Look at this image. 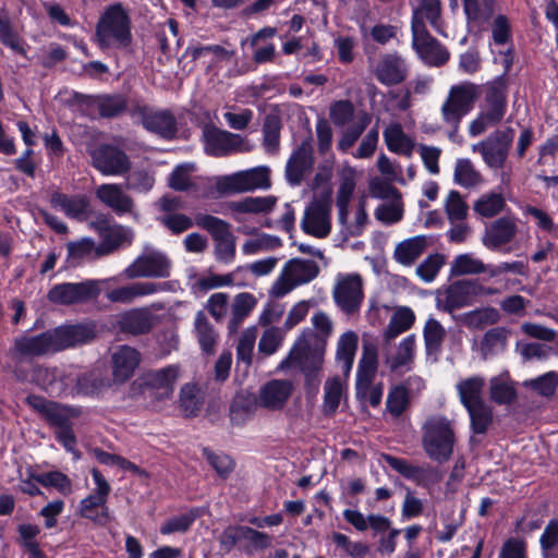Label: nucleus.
<instances>
[{
	"instance_id": "nucleus-4",
	"label": "nucleus",
	"mask_w": 558,
	"mask_h": 558,
	"mask_svg": "<svg viewBox=\"0 0 558 558\" xmlns=\"http://www.w3.org/2000/svg\"><path fill=\"white\" fill-rule=\"evenodd\" d=\"M478 96V86L471 82H463L450 87L440 112L444 123L450 128L448 137L451 142L458 141L460 123L474 108Z\"/></svg>"
},
{
	"instance_id": "nucleus-1",
	"label": "nucleus",
	"mask_w": 558,
	"mask_h": 558,
	"mask_svg": "<svg viewBox=\"0 0 558 558\" xmlns=\"http://www.w3.org/2000/svg\"><path fill=\"white\" fill-rule=\"evenodd\" d=\"M97 333L96 323L85 320L63 324L36 335L16 337L8 352L13 362L12 373L15 379L33 383L46 391L52 390L60 376L59 368L34 364L33 360L89 344L97 338Z\"/></svg>"
},
{
	"instance_id": "nucleus-60",
	"label": "nucleus",
	"mask_w": 558,
	"mask_h": 558,
	"mask_svg": "<svg viewBox=\"0 0 558 558\" xmlns=\"http://www.w3.org/2000/svg\"><path fill=\"white\" fill-rule=\"evenodd\" d=\"M0 41L19 54H26L23 41L13 29L10 20L4 12L0 13Z\"/></svg>"
},
{
	"instance_id": "nucleus-18",
	"label": "nucleus",
	"mask_w": 558,
	"mask_h": 558,
	"mask_svg": "<svg viewBox=\"0 0 558 558\" xmlns=\"http://www.w3.org/2000/svg\"><path fill=\"white\" fill-rule=\"evenodd\" d=\"M203 138L205 151L214 157H223L245 150L244 141L240 134L221 130L214 124L204 125Z\"/></svg>"
},
{
	"instance_id": "nucleus-38",
	"label": "nucleus",
	"mask_w": 558,
	"mask_h": 558,
	"mask_svg": "<svg viewBox=\"0 0 558 558\" xmlns=\"http://www.w3.org/2000/svg\"><path fill=\"white\" fill-rule=\"evenodd\" d=\"M428 245V238L416 235L400 242L393 252L397 263L403 266L413 265L425 252Z\"/></svg>"
},
{
	"instance_id": "nucleus-36",
	"label": "nucleus",
	"mask_w": 558,
	"mask_h": 558,
	"mask_svg": "<svg viewBox=\"0 0 558 558\" xmlns=\"http://www.w3.org/2000/svg\"><path fill=\"white\" fill-rule=\"evenodd\" d=\"M134 238L131 228L112 225V227L101 236V242L97 246V257L109 255L123 245L132 243Z\"/></svg>"
},
{
	"instance_id": "nucleus-44",
	"label": "nucleus",
	"mask_w": 558,
	"mask_h": 558,
	"mask_svg": "<svg viewBox=\"0 0 558 558\" xmlns=\"http://www.w3.org/2000/svg\"><path fill=\"white\" fill-rule=\"evenodd\" d=\"M284 275L290 277L296 286L305 284L318 276L319 267L313 260L294 258L284 266Z\"/></svg>"
},
{
	"instance_id": "nucleus-16",
	"label": "nucleus",
	"mask_w": 558,
	"mask_h": 558,
	"mask_svg": "<svg viewBox=\"0 0 558 558\" xmlns=\"http://www.w3.org/2000/svg\"><path fill=\"white\" fill-rule=\"evenodd\" d=\"M100 292L97 281L63 282L53 286L47 294L51 303L72 305L96 299Z\"/></svg>"
},
{
	"instance_id": "nucleus-26",
	"label": "nucleus",
	"mask_w": 558,
	"mask_h": 558,
	"mask_svg": "<svg viewBox=\"0 0 558 558\" xmlns=\"http://www.w3.org/2000/svg\"><path fill=\"white\" fill-rule=\"evenodd\" d=\"M116 324L120 331L140 336L148 333L153 329L155 316L147 307H136L117 315Z\"/></svg>"
},
{
	"instance_id": "nucleus-49",
	"label": "nucleus",
	"mask_w": 558,
	"mask_h": 558,
	"mask_svg": "<svg viewBox=\"0 0 558 558\" xmlns=\"http://www.w3.org/2000/svg\"><path fill=\"white\" fill-rule=\"evenodd\" d=\"M509 331L505 327H495L487 330L481 341V352L485 359L495 356L505 351Z\"/></svg>"
},
{
	"instance_id": "nucleus-57",
	"label": "nucleus",
	"mask_w": 558,
	"mask_h": 558,
	"mask_svg": "<svg viewBox=\"0 0 558 558\" xmlns=\"http://www.w3.org/2000/svg\"><path fill=\"white\" fill-rule=\"evenodd\" d=\"M500 320V314L495 307L474 310L463 315L462 322L470 329H483Z\"/></svg>"
},
{
	"instance_id": "nucleus-32",
	"label": "nucleus",
	"mask_w": 558,
	"mask_h": 558,
	"mask_svg": "<svg viewBox=\"0 0 558 558\" xmlns=\"http://www.w3.org/2000/svg\"><path fill=\"white\" fill-rule=\"evenodd\" d=\"M293 391L290 380L272 379L266 383L259 390V405L269 410L281 409Z\"/></svg>"
},
{
	"instance_id": "nucleus-13",
	"label": "nucleus",
	"mask_w": 558,
	"mask_h": 558,
	"mask_svg": "<svg viewBox=\"0 0 558 558\" xmlns=\"http://www.w3.org/2000/svg\"><path fill=\"white\" fill-rule=\"evenodd\" d=\"M381 459L404 478L414 482L418 486L429 488L444 478L442 472L430 464L415 465L409 460L384 453Z\"/></svg>"
},
{
	"instance_id": "nucleus-39",
	"label": "nucleus",
	"mask_w": 558,
	"mask_h": 558,
	"mask_svg": "<svg viewBox=\"0 0 558 558\" xmlns=\"http://www.w3.org/2000/svg\"><path fill=\"white\" fill-rule=\"evenodd\" d=\"M475 280H461L449 286L445 296V307L449 311L468 306L475 298Z\"/></svg>"
},
{
	"instance_id": "nucleus-30",
	"label": "nucleus",
	"mask_w": 558,
	"mask_h": 558,
	"mask_svg": "<svg viewBox=\"0 0 558 558\" xmlns=\"http://www.w3.org/2000/svg\"><path fill=\"white\" fill-rule=\"evenodd\" d=\"M277 204V197L267 196H246L239 201H231L225 204L226 210L230 211L235 221H242V214H268Z\"/></svg>"
},
{
	"instance_id": "nucleus-23",
	"label": "nucleus",
	"mask_w": 558,
	"mask_h": 558,
	"mask_svg": "<svg viewBox=\"0 0 558 558\" xmlns=\"http://www.w3.org/2000/svg\"><path fill=\"white\" fill-rule=\"evenodd\" d=\"M410 72V66L405 58L399 52H387L380 56L374 75L376 80L385 86H396L403 83Z\"/></svg>"
},
{
	"instance_id": "nucleus-61",
	"label": "nucleus",
	"mask_w": 558,
	"mask_h": 558,
	"mask_svg": "<svg viewBox=\"0 0 558 558\" xmlns=\"http://www.w3.org/2000/svg\"><path fill=\"white\" fill-rule=\"evenodd\" d=\"M446 263L444 254L434 253L428 255L415 269L416 275L424 282H432Z\"/></svg>"
},
{
	"instance_id": "nucleus-19",
	"label": "nucleus",
	"mask_w": 558,
	"mask_h": 558,
	"mask_svg": "<svg viewBox=\"0 0 558 558\" xmlns=\"http://www.w3.org/2000/svg\"><path fill=\"white\" fill-rule=\"evenodd\" d=\"M314 151L310 138L302 141L286 163L284 178L290 186H300L314 169Z\"/></svg>"
},
{
	"instance_id": "nucleus-24",
	"label": "nucleus",
	"mask_w": 558,
	"mask_h": 558,
	"mask_svg": "<svg viewBox=\"0 0 558 558\" xmlns=\"http://www.w3.org/2000/svg\"><path fill=\"white\" fill-rule=\"evenodd\" d=\"M518 233L517 218L502 216L492 221L482 236L483 245L490 251H498L509 244Z\"/></svg>"
},
{
	"instance_id": "nucleus-10",
	"label": "nucleus",
	"mask_w": 558,
	"mask_h": 558,
	"mask_svg": "<svg viewBox=\"0 0 558 558\" xmlns=\"http://www.w3.org/2000/svg\"><path fill=\"white\" fill-rule=\"evenodd\" d=\"M271 185L270 169L258 166L217 179L216 189L221 194H235L255 190H267Z\"/></svg>"
},
{
	"instance_id": "nucleus-11",
	"label": "nucleus",
	"mask_w": 558,
	"mask_h": 558,
	"mask_svg": "<svg viewBox=\"0 0 558 558\" xmlns=\"http://www.w3.org/2000/svg\"><path fill=\"white\" fill-rule=\"evenodd\" d=\"M514 130L507 126L490 133L484 141L474 144L472 150L481 154L483 161L490 169L504 168L512 146Z\"/></svg>"
},
{
	"instance_id": "nucleus-2",
	"label": "nucleus",
	"mask_w": 558,
	"mask_h": 558,
	"mask_svg": "<svg viewBox=\"0 0 558 558\" xmlns=\"http://www.w3.org/2000/svg\"><path fill=\"white\" fill-rule=\"evenodd\" d=\"M421 444L432 461H449L457 444L456 422L442 414L429 415L421 427Z\"/></svg>"
},
{
	"instance_id": "nucleus-59",
	"label": "nucleus",
	"mask_w": 558,
	"mask_h": 558,
	"mask_svg": "<svg viewBox=\"0 0 558 558\" xmlns=\"http://www.w3.org/2000/svg\"><path fill=\"white\" fill-rule=\"evenodd\" d=\"M34 480L45 486L53 487L62 495H70L72 493V481L68 475L59 471H51L39 473L33 476Z\"/></svg>"
},
{
	"instance_id": "nucleus-20",
	"label": "nucleus",
	"mask_w": 558,
	"mask_h": 558,
	"mask_svg": "<svg viewBox=\"0 0 558 558\" xmlns=\"http://www.w3.org/2000/svg\"><path fill=\"white\" fill-rule=\"evenodd\" d=\"M26 403L38 412L53 428L71 423L72 418L81 414V411L76 408L63 405L37 395L27 396Z\"/></svg>"
},
{
	"instance_id": "nucleus-47",
	"label": "nucleus",
	"mask_w": 558,
	"mask_h": 558,
	"mask_svg": "<svg viewBox=\"0 0 558 558\" xmlns=\"http://www.w3.org/2000/svg\"><path fill=\"white\" fill-rule=\"evenodd\" d=\"M489 264H485L482 259L474 256L472 253H464L457 255L451 263V276H469L488 274Z\"/></svg>"
},
{
	"instance_id": "nucleus-43",
	"label": "nucleus",
	"mask_w": 558,
	"mask_h": 558,
	"mask_svg": "<svg viewBox=\"0 0 558 558\" xmlns=\"http://www.w3.org/2000/svg\"><path fill=\"white\" fill-rule=\"evenodd\" d=\"M484 387L485 379L482 376L475 375L465 379H461L457 384L456 388L462 405L466 409L474 404L484 402Z\"/></svg>"
},
{
	"instance_id": "nucleus-34",
	"label": "nucleus",
	"mask_w": 558,
	"mask_h": 558,
	"mask_svg": "<svg viewBox=\"0 0 558 558\" xmlns=\"http://www.w3.org/2000/svg\"><path fill=\"white\" fill-rule=\"evenodd\" d=\"M74 97L78 102L96 107L99 111V114L105 118L118 117L126 109V100L121 95H104L93 97L83 94H75Z\"/></svg>"
},
{
	"instance_id": "nucleus-55",
	"label": "nucleus",
	"mask_w": 558,
	"mask_h": 558,
	"mask_svg": "<svg viewBox=\"0 0 558 558\" xmlns=\"http://www.w3.org/2000/svg\"><path fill=\"white\" fill-rule=\"evenodd\" d=\"M489 397L497 404L508 405L517 399V390L509 379L493 377L489 381Z\"/></svg>"
},
{
	"instance_id": "nucleus-35",
	"label": "nucleus",
	"mask_w": 558,
	"mask_h": 558,
	"mask_svg": "<svg viewBox=\"0 0 558 558\" xmlns=\"http://www.w3.org/2000/svg\"><path fill=\"white\" fill-rule=\"evenodd\" d=\"M355 171L353 168H343L340 172L339 189L336 197L338 219L344 226L349 215V203L355 190Z\"/></svg>"
},
{
	"instance_id": "nucleus-21",
	"label": "nucleus",
	"mask_w": 558,
	"mask_h": 558,
	"mask_svg": "<svg viewBox=\"0 0 558 558\" xmlns=\"http://www.w3.org/2000/svg\"><path fill=\"white\" fill-rule=\"evenodd\" d=\"M300 226L306 234L327 238L331 232V205L324 201L312 202L305 208Z\"/></svg>"
},
{
	"instance_id": "nucleus-17",
	"label": "nucleus",
	"mask_w": 558,
	"mask_h": 558,
	"mask_svg": "<svg viewBox=\"0 0 558 558\" xmlns=\"http://www.w3.org/2000/svg\"><path fill=\"white\" fill-rule=\"evenodd\" d=\"M92 166L104 175H122L130 171L128 155L117 146L101 144L89 150Z\"/></svg>"
},
{
	"instance_id": "nucleus-51",
	"label": "nucleus",
	"mask_w": 558,
	"mask_h": 558,
	"mask_svg": "<svg viewBox=\"0 0 558 558\" xmlns=\"http://www.w3.org/2000/svg\"><path fill=\"white\" fill-rule=\"evenodd\" d=\"M446 330L435 318L430 317L423 328V338L427 355L438 354L441 351Z\"/></svg>"
},
{
	"instance_id": "nucleus-3",
	"label": "nucleus",
	"mask_w": 558,
	"mask_h": 558,
	"mask_svg": "<svg viewBox=\"0 0 558 558\" xmlns=\"http://www.w3.org/2000/svg\"><path fill=\"white\" fill-rule=\"evenodd\" d=\"M507 96L508 89L504 78L495 80L486 85L480 112L469 125L471 137L483 134L486 130L496 126L504 120L508 107Z\"/></svg>"
},
{
	"instance_id": "nucleus-45",
	"label": "nucleus",
	"mask_w": 558,
	"mask_h": 558,
	"mask_svg": "<svg viewBox=\"0 0 558 558\" xmlns=\"http://www.w3.org/2000/svg\"><path fill=\"white\" fill-rule=\"evenodd\" d=\"M416 338L410 335L402 339L396 353L388 360L389 367L392 372L410 371L415 356Z\"/></svg>"
},
{
	"instance_id": "nucleus-54",
	"label": "nucleus",
	"mask_w": 558,
	"mask_h": 558,
	"mask_svg": "<svg viewBox=\"0 0 558 558\" xmlns=\"http://www.w3.org/2000/svg\"><path fill=\"white\" fill-rule=\"evenodd\" d=\"M344 392V385L339 377L329 378L324 386L323 412L332 416L341 402Z\"/></svg>"
},
{
	"instance_id": "nucleus-9",
	"label": "nucleus",
	"mask_w": 558,
	"mask_h": 558,
	"mask_svg": "<svg viewBox=\"0 0 558 558\" xmlns=\"http://www.w3.org/2000/svg\"><path fill=\"white\" fill-rule=\"evenodd\" d=\"M172 262L167 253L150 246L143 252L123 270L126 279L168 278L171 275Z\"/></svg>"
},
{
	"instance_id": "nucleus-53",
	"label": "nucleus",
	"mask_w": 558,
	"mask_h": 558,
	"mask_svg": "<svg viewBox=\"0 0 558 558\" xmlns=\"http://www.w3.org/2000/svg\"><path fill=\"white\" fill-rule=\"evenodd\" d=\"M179 402L185 416H195L203 407L204 398L197 385L187 383L180 390Z\"/></svg>"
},
{
	"instance_id": "nucleus-56",
	"label": "nucleus",
	"mask_w": 558,
	"mask_h": 558,
	"mask_svg": "<svg viewBox=\"0 0 558 558\" xmlns=\"http://www.w3.org/2000/svg\"><path fill=\"white\" fill-rule=\"evenodd\" d=\"M471 429L474 434H485L493 423V409L485 401L466 408Z\"/></svg>"
},
{
	"instance_id": "nucleus-14",
	"label": "nucleus",
	"mask_w": 558,
	"mask_h": 558,
	"mask_svg": "<svg viewBox=\"0 0 558 558\" xmlns=\"http://www.w3.org/2000/svg\"><path fill=\"white\" fill-rule=\"evenodd\" d=\"M336 304L345 314H353L362 305L363 280L359 274H339L332 290Z\"/></svg>"
},
{
	"instance_id": "nucleus-12",
	"label": "nucleus",
	"mask_w": 558,
	"mask_h": 558,
	"mask_svg": "<svg viewBox=\"0 0 558 558\" xmlns=\"http://www.w3.org/2000/svg\"><path fill=\"white\" fill-rule=\"evenodd\" d=\"M194 220L198 228L206 230L217 242L215 247L217 258L225 263L232 262L235 255V242L230 231V223L208 214H196Z\"/></svg>"
},
{
	"instance_id": "nucleus-52",
	"label": "nucleus",
	"mask_w": 558,
	"mask_h": 558,
	"mask_svg": "<svg viewBox=\"0 0 558 558\" xmlns=\"http://www.w3.org/2000/svg\"><path fill=\"white\" fill-rule=\"evenodd\" d=\"M506 206V199L501 193L488 192L481 195L474 203L473 209L484 218H492L500 214Z\"/></svg>"
},
{
	"instance_id": "nucleus-58",
	"label": "nucleus",
	"mask_w": 558,
	"mask_h": 558,
	"mask_svg": "<svg viewBox=\"0 0 558 558\" xmlns=\"http://www.w3.org/2000/svg\"><path fill=\"white\" fill-rule=\"evenodd\" d=\"M371 122V117L366 112H361L356 121L350 125L348 129H345L338 141V148L347 153L360 138L362 133L365 131V129L368 126Z\"/></svg>"
},
{
	"instance_id": "nucleus-5",
	"label": "nucleus",
	"mask_w": 558,
	"mask_h": 558,
	"mask_svg": "<svg viewBox=\"0 0 558 558\" xmlns=\"http://www.w3.org/2000/svg\"><path fill=\"white\" fill-rule=\"evenodd\" d=\"M131 22L121 4L106 9L96 25V38L101 49L110 47L122 48L131 43Z\"/></svg>"
},
{
	"instance_id": "nucleus-6",
	"label": "nucleus",
	"mask_w": 558,
	"mask_h": 558,
	"mask_svg": "<svg viewBox=\"0 0 558 558\" xmlns=\"http://www.w3.org/2000/svg\"><path fill=\"white\" fill-rule=\"evenodd\" d=\"M324 343L318 336L303 331L291 348L288 356L281 361L279 368L298 366L303 374L320 372L324 362Z\"/></svg>"
},
{
	"instance_id": "nucleus-37",
	"label": "nucleus",
	"mask_w": 558,
	"mask_h": 558,
	"mask_svg": "<svg viewBox=\"0 0 558 558\" xmlns=\"http://www.w3.org/2000/svg\"><path fill=\"white\" fill-rule=\"evenodd\" d=\"M378 366L377 350L375 347L364 345L363 354L357 365L356 391L361 393L369 388Z\"/></svg>"
},
{
	"instance_id": "nucleus-64",
	"label": "nucleus",
	"mask_w": 558,
	"mask_h": 558,
	"mask_svg": "<svg viewBox=\"0 0 558 558\" xmlns=\"http://www.w3.org/2000/svg\"><path fill=\"white\" fill-rule=\"evenodd\" d=\"M544 558H556L553 549L558 545V520L551 519L544 529L539 538Z\"/></svg>"
},
{
	"instance_id": "nucleus-15",
	"label": "nucleus",
	"mask_w": 558,
	"mask_h": 558,
	"mask_svg": "<svg viewBox=\"0 0 558 558\" xmlns=\"http://www.w3.org/2000/svg\"><path fill=\"white\" fill-rule=\"evenodd\" d=\"M412 32V48L428 66H442L450 59L448 49L434 38L426 26L417 25Z\"/></svg>"
},
{
	"instance_id": "nucleus-22",
	"label": "nucleus",
	"mask_w": 558,
	"mask_h": 558,
	"mask_svg": "<svg viewBox=\"0 0 558 558\" xmlns=\"http://www.w3.org/2000/svg\"><path fill=\"white\" fill-rule=\"evenodd\" d=\"M135 113L140 117L145 130L162 138L171 140L178 132L177 119L168 109H154L147 106L137 107Z\"/></svg>"
},
{
	"instance_id": "nucleus-62",
	"label": "nucleus",
	"mask_w": 558,
	"mask_h": 558,
	"mask_svg": "<svg viewBox=\"0 0 558 558\" xmlns=\"http://www.w3.org/2000/svg\"><path fill=\"white\" fill-rule=\"evenodd\" d=\"M469 206L458 191H450L445 201V211L450 222H459L466 218Z\"/></svg>"
},
{
	"instance_id": "nucleus-25",
	"label": "nucleus",
	"mask_w": 558,
	"mask_h": 558,
	"mask_svg": "<svg viewBox=\"0 0 558 558\" xmlns=\"http://www.w3.org/2000/svg\"><path fill=\"white\" fill-rule=\"evenodd\" d=\"M142 360L141 353L130 345L117 347L111 353L112 376L114 383L123 384L135 373Z\"/></svg>"
},
{
	"instance_id": "nucleus-50",
	"label": "nucleus",
	"mask_w": 558,
	"mask_h": 558,
	"mask_svg": "<svg viewBox=\"0 0 558 558\" xmlns=\"http://www.w3.org/2000/svg\"><path fill=\"white\" fill-rule=\"evenodd\" d=\"M453 181L460 186L471 189L480 185L483 182V178L470 159L460 158L456 161Z\"/></svg>"
},
{
	"instance_id": "nucleus-48",
	"label": "nucleus",
	"mask_w": 558,
	"mask_h": 558,
	"mask_svg": "<svg viewBox=\"0 0 558 558\" xmlns=\"http://www.w3.org/2000/svg\"><path fill=\"white\" fill-rule=\"evenodd\" d=\"M415 320L414 312L410 307L398 308L390 317L387 328L384 331V339L390 342L399 335L409 330Z\"/></svg>"
},
{
	"instance_id": "nucleus-7",
	"label": "nucleus",
	"mask_w": 558,
	"mask_h": 558,
	"mask_svg": "<svg viewBox=\"0 0 558 558\" xmlns=\"http://www.w3.org/2000/svg\"><path fill=\"white\" fill-rule=\"evenodd\" d=\"M180 376V365L171 364L161 368L145 371L133 383L132 387L146 398L161 401L172 397L174 386Z\"/></svg>"
},
{
	"instance_id": "nucleus-63",
	"label": "nucleus",
	"mask_w": 558,
	"mask_h": 558,
	"mask_svg": "<svg viewBox=\"0 0 558 558\" xmlns=\"http://www.w3.org/2000/svg\"><path fill=\"white\" fill-rule=\"evenodd\" d=\"M523 385L543 397H550L558 387V374L548 372L537 378L525 380Z\"/></svg>"
},
{
	"instance_id": "nucleus-40",
	"label": "nucleus",
	"mask_w": 558,
	"mask_h": 558,
	"mask_svg": "<svg viewBox=\"0 0 558 558\" xmlns=\"http://www.w3.org/2000/svg\"><path fill=\"white\" fill-rule=\"evenodd\" d=\"M257 304L256 298L248 292H242L234 296L231 304V317L228 323L230 333H236L246 317L253 312Z\"/></svg>"
},
{
	"instance_id": "nucleus-42",
	"label": "nucleus",
	"mask_w": 558,
	"mask_h": 558,
	"mask_svg": "<svg viewBox=\"0 0 558 558\" xmlns=\"http://www.w3.org/2000/svg\"><path fill=\"white\" fill-rule=\"evenodd\" d=\"M194 331L202 351L206 354H213L218 343L219 333L202 311L195 315Z\"/></svg>"
},
{
	"instance_id": "nucleus-31",
	"label": "nucleus",
	"mask_w": 558,
	"mask_h": 558,
	"mask_svg": "<svg viewBox=\"0 0 558 558\" xmlns=\"http://www.w3.org/2000/svg\"><path fill=\"white\" fill-rule=\"evenodd\" d=\"M163 284L151 281H135L107 292L110 302L130 304L138 298L153 295L162 290Z\"/></svg>"
},
{
	"instance_id": "nucleus-46",
	"label": "nucleus",
	"mask_w": 558,
	"mask_h": 558,
	"mask_svg": "<svg viewBox=\"0 0 558 558\" xmlns=\"http://www.w3.org/2000/svg\"><path fill=\"white\" fill-rule=\"evenodd\" d=\"M357 341V336L353 331L343 333L338 340L336 356L344 375H349L352 369Z\"/></svg>"
},
{
	"instance_id": "nucleus-28",
	"label": "nucleus",
	"mask_w": 558,
	"mask_h": 558,
	"mask_svg": "<svg viewBox=\"0 0 558 558\" xmlns=\"http://www.w3.org/2000/svg\"><path fill=\"white\" fill-rule=\"evenodd\" d=\"M416 2L412 12L411 31H414L417 25L426 26L425 21H427L436 33L447 37L440 0H416Z\"/></svg>"
},
{
	"instance_id": "nucleus-33",
	"label": "nucleus",
	"mask_w": 558,
	"mask_h": 558,
	"mask_svg": "<svg viewBox=\"0 0 558 558\" xmlns=\"http://www.w3.org/2000/svg\"><path fill=\"white\" fill-rule=\"evenodd\" d=\"M379 196L388 199V202L376 208V219L386 225L400 221L403 216V204L400 192L395 186L387 185L381 190Z\"/></svg>"
},
{
	"instance_id": "nucleus-29",
	"label": "nucleus",
	"mask_w": 558,
	"mask_h": 558,
	"mask_svg": "<svg viewBox=\"0 0 558 558\" xmlns=\"http://www.w3.org/2000/svg\"><path fill=\"white\" fill-rule=\"evenodd\" d=\"M96 197L118 216L133 211L134 202L120 184L104 183L96 189Z\"/></svg>"
},
{
	"instance_id": "nucleus-27",
	"label": "nucleus",
	"mask_w": 558,
	"mask_h": 558,
	"mask_svg": "<svg viewBox=\"0 0 558 558\" xmlns=\"http://www.w3.org/2000/svg\"><path fill=\"white\" fill-rule=\"evenodd\" d=\"M49 202L52 208L62 211L70 219L84 221L88 217L89 201L86 195H68L54 191L51 193Z\"/></svg>"
},
{
	"instance_id": "nucleus-41",
	"label": "nucleus",
	"mask_w": 558,
	"mask_h": 558,
	"mask_svg": "<svg viewBox=\"0 0 558 558\" xmlns=\"http://www.w3.org/2000/svg\"><path fill=\"white\" fill-rule=\"evenodd\" d=\"M383 135L386 146L390 151L405 157L412 156L415 143L403 132L399 123L387 126Z\"/></svg>"
},
{
	"instance_id": "nucleus-8",
	"label": "nucleus",
	"mask_w": 558,
	"mask_h": 558,
	"mask_svg": "<svg viewBox=\"0 0 558 558\" xmlns=\"http://www.w3.org/2000/svg\"><path fill=\"white\" fill-rule=\"evenodd\" d=\"M92 477L95 483L93 492L80 502L78 513L82 518L88 519L97 525H106L113 520L107 505L111 493V486L98 469L92 470Z\"/></svg>"
}]
</instances>
